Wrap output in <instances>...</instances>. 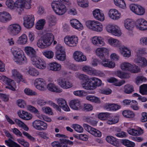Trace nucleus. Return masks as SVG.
<instances>
[{
  "mask_svg": "<svg viewBox=\"0 0 147 147\" xmlns=\"http://www.w3.org/2000/svg\"><path fill=\"white\" fill-rule=\"evenodd\" d=\"M26 71L28 72L30 75L33 77L37 76L39 74L38 70L34 68L28 67L26 69Z\"/></svg>",
  "mask_w": 147,
  "mask_h": 147,
  "instance_id": "nucleus-34",
  "label": "nucleus"
},
{
  "mask_svg": "<svg viewBox=\"0 0 147 147\" xmlns=\"http://www.w3.org/2000/svg\"><path fill=\"white\" fill-rule=\"evenodd\" d=\"M42 38L47 47L51 45L54 40V35L51 33L46 34Z\"/></svg>",
  "mask_w": 147,
  "mask_h": 147,
  "instance_id": "nucleus-16",
  "label": "nucleus"
},
{
  "mask_svg": "<svg viewBox=\"0 0 147 147\" xmlns=\"http://www.w3.org/2000/svg\"><path fill=\"white\" fill-rule=\"evenodd\" d=\"M91 80L93 82V84L95 85L96 88L97 86H100L102 83L101 80L98 78L92 77L91 78Z\"/></svg>",
  "mask_w": 147,
  "mask_h": 147,
  "instance_id": "nucleus-57",
  "label": "nucleus"
},
{
  "mask_svg": "<svg viewBox=\"0 0 147 147\" xmlns=\"http://www.w3.org/2000/svg\"><path fill=\"white\" fill-rule=\"evenodd\" d=\"M102 61L100 64L102 66L108 67L110 68H113L115 66V63L112 61H111L106 57L101 59Z\"/></svg>",
  "mask_w": 147,
  "mask_h": 147,
  "instance_id": "nucleus-18",
  "label": "nucleus"
},
{
  "mask_svg": "<svg viewBox=\"0 0 147 147\" xmlns=\"http://www.w3.org/2000/svg\"><path fill=\"white\" fill-rule=\"evenodd\" d=\"M134 61L137 63V65L142 67H145L147 65V60L144 57L138 56V55L135 58Z\"/></svg>",
  "mask_w": 147,
  "mask_h": 147,
  "instance_id": "nucleus-22",
  "label": "nucleus"
},
{
  "mask_svg": "<svg viewBox=\"0 0 147 147\" xmlns=\"http://www.w3.org/2000/svg\"><path fill=\"white\" fill-rule=\"evenodd\" d=\"M108 15L111 19L117 20L121 17V14L118 10L115 9H112L109 10L108 12Z\"/></svg>",
  "mask_w": 147,
  "mask_h": 147,
  "instance_id": "nucleus-17",
  "label": "nucleus"
},
{
  "mask_svg": "<svg viewBox=\"0 0 147 147\" xmlns=\"http://www.w3.org/2000/svg\"><path fill=\"white\" fill-rule=\"evenodd\" d=\"M78 38L75 35L66 36L64 38L65 43L70 47L76 46L78 42Z\"/></svg>",
  "mask_w": 147,
  "mask_h": 147,
  "instance_id": "nucleus-6",
  "label": "nucleus"
},
{
  "mask_svg": "<svg viewBox=\"0 0 147 147\" xmlns=\"http://www.w3.org/2000/svg\"><path fill=\"white\" fill-rule=\"evenodd\" d=\"M137 28L140 30H145L147 29V22L143 18L138 19L136 22Z\"/></svg>",
  "mask_w": 147,
  "mask_h": 147,
  "instance_id": "nucleus-13",
  "label": "nucleus"
},
{
  "mask_svg": "<svg viewBox=\"0 0 147 147\" xmlns=\"http://www.w3.org/2000/svg\"><path fill=\"white\" fill-rule=\"evenodd\" d=\"M72 127L76 131L79 133L82 132L84 131L83 128L81 126L77 124L72 125Z\"/></svg>",
  "mask_w": 147,
  "mask_h": 147,
  "instance_id": "nucleus-62",
  "label": "nucleus"
},
{
  "mask_svg": "<svg viewBox=\"0 0 147 147\" xmlns=\"http://www.w3.org/2000/svg\"><path fill=\"white\" fill-rule=\"evenodd\" d=\"M11 17L10 14L7 12L3 11L0 12V21L5 22L10 21Z\"/></svg>",
  "mask_w": 147,
  "mask_h": 147,
  "instance_id": "nucleus-23",
  "label": "nucleus"
},
{
  "mask_svg": "<svg viewBox=\"0 0 147 147\" xmlns=\"http://www.w3.org/2000/svg\"><path fill=\"white\" fill-rule=\"evenodd\" d=\"M115 74L117 76L121 79L127 78L129 77V74L122 72L120 70H118L116 71Z\"/></svg>",
  "mask_w": 147,
  "mask_h": 147,
  "instance_id": "nucleus-44",
  "label": "nucleus"
},
{
  "mask_svg": "<svg viewBox=\"0 0 147 147\" xmlns=\"http://www.w3.org/2000/svg\"><path fill=\"white\" fill-rule=\"evenodd\" d=\"M77 3L79 6L83 8H86L89 6V2L88 0H78Z\"/></svg>",
  "mask_w": 147,
  "mask_h": 147,
  "instance_id": "nucleus-48",
  "label": "nucleus"
},
{
  "mask_svg": "<svg viewBox=\"0 0 147 147\" xmlns=\"http://www.w3.org/2000/svg\"><path fill=\"white\" fill-rule=\"evenodd\" d=\"M33 127L37 130L42 131L46 129L47 127V124L40 120H36L32 123Z\"/></svg>",
  "mask_w": 147,
  "mask_h": 147,
  "instance_id": "nucleus-10",
  "label": "nucleus"
},
{
  "mask_svg": "<svg viewBox=\"0 0 147 147\" xmlns=\"http://www.w3.org/2000/svg\"><path fill=\"white\" fill-rule=\"evenodd\" d=\"M107 30L112 34L119 36L121 35L122 32L120 28L115 25H109L106 27Z\"/></svg>",
  "mask_w": 147,
  "mask_h": 147,
  "instance_id": "nucleus-5",
  "label": "nucleus"
},
{
  "mask_svg": "<svg viewBox=\"0 0 147 147\" xmlns=\"http://www.w3.org/2000/svg\"><path fill=\"white\" fill-rule=\"evenodd\" d=\"M92 42L94 45L97 46H101L105 44L103 39L100 36H94L92 39Z\"/></svg>",
  "mask_w": 147,
  "mask_h": 147,
  "instance_id": "nucleus-21",
  "label": "nucleus"
},
{
  "mask_svg": "<svg viewBox=\"0 0 147 147\" xmlns=\"http://www.w3.org/2000/svg\"><path fill=\"white\" fill-rule=\"evenodd\" d=\"M96 55L101 59L106 57L109 53V50L106 48L101 47L97 48L96 51Z\"/></svg>",
  "mask_w": 147,
  "mask_h": 147,
  "instance_id": "nucleus-14",
  "label": "nucleus"
},
{
  "mask_svg": "<svg viewBox=\"0 0 147 147\" xmlns=\"http://www.w3.org/2000/svg\"><path fill=\"white\" fill-rule=\"evenodd\" d=\"M115 5L119 7L124 9L126 7V4L124 0H114Z\"/></svg>",
  "mask_w": 147,
  "mask_h": 147,
  "instance_id": "nucleus-49",
  "label": "nucleus"
},
{
  "mask_svg": "<svg viewBox=\"0 0 147 147\" xmlns=\"http://www.w3.org/2000/svg\"><path fill=\"white\" fill-rule=\"evenodd\" d=\"M122 114L125 117L128 118H133L135 116V114L133 112L128 110L124 111L122 112Z\"/></svg>",
  "mask_w": 147,
  "mask_h": 147,
  "instance_id": "nucleus-53",
  "label": "nucleus"
},
{
  "mask_svg": "<svg viewBox=\"0 0 147 147\" xmlns=\"http://www.w3.org/2000/svg\"><path fill=\"white\" fill-rule=\"evenodd\" d=\"M105 108L108 110L116 111L120 109L121 107L119 105L115 104L108 103L106 104Z\"/></svg>",
  "mask_w": 147,
  "mask_h": 147,
  "instance_id": "nucleus-36",
  "label": "nucleus"
},
{
  "mask_svg": "<svg viewBox=\"0 0 147 147\" xmlns=\"http://www.w3.org/2000/svg\"><path fill=\"white\" fill-rule=\"evenodd\" d=\"M47 21L48 23L49 26H52L55 25L56 23V17L53 15H51L47 18Z\"/></svg>",
  "mask_w": 147,
  "mask_h": 147,
  "instance_id": "nucleus-40",
  "label": "nucleus"
},
{
  "mask_svg": "<svg viewBox=\"0 0 147 147\" xmlns=\"http://www.w3.org/2000/svg\"><path fill=\"white\" fill-rule=\"evenodd\" d=\"M70 23L72 27L79 30H82L83 28L82 24L78 20L76 19L71 20L70 21Z\"/></svg>",
  "mask_w": 147,
  "mask_h": 147,
  "instance_id": "nucleus-27",
  "label": "nucleus"
},
{
  "mask_svg": "<svg viewBox=\"0 0 147 147\" xmlns=\"http://www.w3.org/2000/svg\"><path fill=\"white\" fill-rule=\"evenodd\" d=\"M12 76L15 78H18L20 81L23 82L24 80L22 76L16 70L13 69L12 70Z\"/></svg>",
  "mask_w": 147,
  "mask_h": 147,
  "instance_id": "nucleus-47",
  "label": "nucleus"
},
{
  "mask_svg": "<svg viewBox=\"0 0 147 147\" xmlns=\"http://www.w3.org/2000/svg\"><path fill=\"white\" fill-rule=\"evenodd\" d=\"M121 143L125 146L127 147H134L135 146L134 142L127 139L122 140Z\"/></svg>",
  "mask_w": 147,
  "mask_h": 147,
  "instance_id": "nucleus-52",
  "label": "nucleus"
},
{
  "mask_svg": "<svg viewBox=\"0 0 147 147\" xmlns=\"http://www.w3.org/2000/svg\"><path fill=\"white\" fill-rule=\"evenodd\" d=\"M56 54L65 53V49L61 45H57L56 47Z\"/></svg>",
  "mask_w": 147,
  "mask_h": 147,
  "instance_id": "nucleus-60",
  "label": "nucleus"
},
{
  "mask_svg": "<svg viewBox=\"0 0 147 147\" xmlns=\"http://www.w3.org/2000/svg\"><path fill=\"white\" fill-rule=\"evenodd\" d=\"M18 115L19 117L24 120H28L32 118V115L27 112L23 110H19L18 111Z\"/></svg>",
  "mask_w": 147,
  "mask_h": 147,
  "instance_id": "nucleus-19",
  "label": "nucleus"
},
{
  "mask_svg": "<svg viewBox=\"0 0 147 147\" xmlns=\"http://www.w3.org/2000/svg\"><path fill=\"white\" fill-rule=\"evenodd\" d=\"M47 88L49 91L52 92L60 93L62 92V89L53 83H50L48 84Z\"/></svg>",
  "mask_w": 147,
  "mask_h": 147,
  "instance_id": "nucleus-29",
  "label": "nucleus"
},
{
  "mask_svg": "<svg viewBox=\"0 0 147 147\" xmlns=\"http://www.w3.org/2000/svg\"><path fill=\"white\" fill-rule=\"evenodd\" d=\"M87 100L92 102L99 103L100 102V99L92 95H88L86 97Z\"/></svg>",
  "mask_w": 147,
  "mask_h": 147,
  "instance_id": "nucleus-50",
  "label": "nucleus"
},
{
  "mask_svg": "<svg viewBox=\"0 0 147 147\" xmlns=\"http://www.w3.org/2000/svg\"><path fill=\"white\" fill-rule=\"evenodd\" d=\"M132 65L129 63L125 62L121 63L120 66L121 69L124 71H129L131 70V67Z\"/></svg>",
  "mask_w": 147,
  "mask_h": 147,
  "instance_id": "nucleus-37",
  "label": "nucleus"
},
{
  "mask_svg": "<svg viewBox=\"0 0 147 147\" xmlns=\"http://www.w3.org/2000/svg\"><path fill=\"white\" fill-rule=\"evenodd\" d=\"M92 13L94 18L101 21H103L105 19L103 13L99 9H96L94 10Z\"/></svg>",
  "mask_w": 147,
  "mask_h": 147,
  "instance_id": "nucleus-20",
  "label": "nucleus"
},
{
  "mask_svg": "<svg viewBox=\"0 0 147 147\" xmlns=\"http://www.w3.org/2000/svg\"><path fill=\"white\" fill-rule=\"evenodd\" d=\"M128 132L130 134L134 136H139L143 133V130L141 128L137 129L130 128L128 130Z\"/></svg>",
  "mask_w": 147,
  "mask_h": 147,
  "instance_id": "nucleus-30",
  "label": "nucleus"
},
{
  "mask_svg": "<svg viewBox=\"0 0 147 147\" xmlns=\"http://www.w3.org/2000/svg\"><path fill=\"white\" fill-rule=\"evenodd\" d=\"M83 126L87 131L93 136L98 137H100L101 136L102 133L98 130L85 123L83 124Z\"/></svg>",
  "mask_w": 147,
  "mask_h": 147,
  "instance_id": "nucleus-7",
  "label": "nucleus"
},
{
  "mask_svg": "<svg viewBox=\"0 0 147 147\" xmlns=\"http://www.w3.org/2000/svg\"><path fill=\"white\" fill-rule=\"evenodd\" d=\"M27 40L26 35L25 34H22L18 38V42L20 45L25 44Z\"/></svg>",
  "mask_w": 147,
  "mask_h": 147,
  "instance_id": "nucleus-56",
  "label": "nucleus"
},
{
  "mask_svg": "<svg viewBox=\"0 0 147 147\" xmlns=\"http://www.w3.org/2000/svg\"><path fill=\"white\" fill-rule=\"evenodd\" d=\"M75 76L76 78H78L80 80L83 82H88L90 79L89 77L86 75L83 74H79L78 73L75 74Z\"/></svg>",
  "mask_w": 147,
  "mask_h": 147,
  "instance_id": "nucleus-41",
  "label": "nucleus"
},
{
  "mask_svg": "<svg viewBox=\"0 0 147 147\" xmlns=\"http://www.w3.org/2000/svg\"><path fill=\"white\" fill-rule=\"evenodd\" d=\"M69 105L71 109L78 110L80 109L81 106L80 101L78 100H73L69 102Z\"/></svg>",
  "mask_w": 147,
  "mask_h": 147,
  "instance_id": "nucleus-28",
  "label": "nucleus"
},
{
  "mask_svg": "<svg viewBox=\"0 0 147 147\" xmlns=\"http://www.w3.org/2000/svg\"><path fill=\"white\" fill-rule=\"evenodd\" d=\"M57 103L59 106L64 111H68L70 110L65 99L62 98H59L57 100Z\"/></svg>",
  "mask_w": 147,
  "mask_h": 147,
  "instance_id": "nucleus-24",
  "label": "nucleus"
},
{
  "mask_svg": "<svg viewBox=\"0 0 147 147\" xmlns=\"http://www.w3.org/2000/svg\"><path fill=\"white\" fill-rule=\"evenodd\" d=\"M34 17L33 15H25L23 17V25L27 29L31 28L34 25Z\"/></svg>",
  "mask_w": 147,
  "mask_h": 147,
  "instance_id": "nucleus-4",
  "label": "nucleus"
},
{
  "mask_svg": "<svg viewBox=\"0 0 147 147\" xmlns=\"http://www.w3.org/2000/svg\"><path fill=\"white\" fill-rule=\"evenodd\" d=\"M5 144L9 147H21L20 145L10 139L5 140Z\"/></svg>",
  "mask_w": 147,
  "mask_h": 147,
  "instance_id": "nucleus-43",
  "label": "nucleus"
},
{
  "mask_svg": "<svg viewBox=\"0 0 147 147\" xmlns=\"http://www.w3.org/2000/svg\"><path fill=\"white\" fill-rule=\"evenodd\" d=\"M140 92L142 95L147 94V84H143L140 87Z\"/></svg>",
  "mask_w": 147,
  "mask_h": 147,
  "instance_id": "nucleus-59",
  "label": "nucleus"
},
{
  "mask_svg": "<svg viewBox=\"0 0 147 147\" xmlns=\"http://www.w3.org/2000/svg\"><path fill=\"white\" fill-rule=\"evenodd\" d=\"M40 59L39 57L37 56L36 54L30 57L32 63L34 66L37 63Z\"/></svg>",
  "mask_w": 147,
  "mask_h": 147,
  "instance_id": "nucleus-61",
  "label": "nucleus"
},
{
  "mask_svg": "<svg viewBox=\"0 0 147 147\" xmlns=\"http://www.w3.org/2000/svg\"><path fill=\"white\" fill-rule=\"evenodd\" d=\"M124 26L125 28L129 30H132L134 27V22L131 20L127 19L124 21Z\"/></svg>",
  "mask_w": 147,
  "mask_h": 147,
  "instance_id": "nucleus-38",
  "label": "nucleus"
},
{
  "mask_svg": "<svg viewBox=\"0 0 147 147\" xmlns=\"http://www.w3.org/2000/svg\"><path fill=\"white\" fill-rule=\"evenodd\" d=\"M145 12V9L144 8L140 5H138L136 14L139 15H142L144 14Z\"/></svg>",
  "mask_w": 147,
  "mask_h": 147,
  "instance_id": "nucleus-63",
  "label": "nucleus"
},
{
  "mask_svg": "<svg viewBox=\"0 0 147 147\" xmlns=\"http://www.w3.org/2000/svg\"><path fill=\"white\" fill-rule=\"evenodd\" d=\"M73 57L74 60L79 62L85 61L87 59L86 57L83 53L80 51H75L73 54Z\"/></svg>",
  "mask_w": 147,
  "mask_h": 147,
  "instance_id": "nucleus-15",
  "label": "nucleus"
},
{
  "mask_svg": "<svg viewBox=\"0 0 147 147\" xmlns=\"http://www.w3.org/2000/svg\"><path fill=\"white\" fill-rule=\"evenodd\" d=\"M31 0H17L16 1L17 8L29 9L31 8Z\"/></svg>",
  "mask_w": 147,
  "mask_h": 147,
  "instance_id": "nucleus-9",
  "label": "nucleus"
},
{
  "mask_svg": "<svg viewBox=\"0 0 147 147\" xmlns=\"http://www.w3.org/2000/svg\"><path fill=\"white\" fill-rule=\"evenodd\" d=\"M82 85L84 89L88 90H93L96 88L95 85L93 84V82L91 80V78L88 82L83 83Z\"/></svg>",
  "mask_w": 147,
  "mask_h": 147,
  "instance_id": "nucleus-25",
  "label": "nucleus"
},
{
  "mask_svg": "<svg viewBox=\"0 0 147 147\" xmlns=\"http://www.w3.org/2000/svg\"><path fill=\"white\" fill-rule=\"evenodd\" d=\"M11 52L14 56V61L20 64L24 63L27 61L22 50L18 47L14 46L11 49Z\"/></svg>",
  "mask_w": 147,
  "mask_h": 147,
  "instance_id": "nucleus-1",
  "label": "nucleus"
},
{
  "mask_svg": "<svg viewBox=\"0 0 147 147\" xmlns=\"http://www.w3.org/2000/svg\"><path fill=\"white\" fill-rule=\"evenodd\" d=\"M134 91V87L132 85H126L124 86V92L127 94L131 93Z\"/></svg>",
  "mask_w": 147,
  "mask_h": 147,
  "instance_id": "nucleus-55",
  "label": "nucleus"
},
{
  "mask_svg": "<svg viewBox=\"0 0 147 147\" xmlns=\"http://www.w3.org/2000/svg\"><path fill=\"white\" fill-rule=\"evenodd\" d=\"M106 140L108 142L114 146H117L118 145V142L116 139L112 136H107L106 138Z\"/></svg>",
  "mask_w": 147,
  "mask_h": 147,
  "instance_id": "nucleus-35",
  "label": "nucleus"
},
{
  "mask_svg": "<svg viewBox=\"0 0 147 147\" xmlns=\"http://www.w3.org/2000/svg\"><path fill=\"white\" fill-rule=\"evenodd\" d=\"M7 30L10 35L15 36L20 32L22 30V27L19 24L14 23L9 25L7 28Z\"/></svg>",
  "mask_w": 147,
  "mask_h": 147,
  "instance_id": "nucleus-3",
  "label": "nucleus"
},
{
  "mask_svg": "<svg viewBox=\"0 0 147 147\" xmlns=\"http://www.w3.org/2000/svg\"><path fill=\"white\" fill-rule=\"evenodd\" d=\"M120 52L123 57H129L131 55V51L128 48L124 47L120 50Z\"/></svg>",
  "mask_w": 147,
  "mask_h": 147,
  "instance_id": "nucleus-42",
  "label": "nucleus"
},
{
  "mask_svg": "<svg viewBox=\"0 0 147 147\" xmlns=\"http://www.w3.org/2000/svg\"><path fill=\"white\" fill-rule=\"evenodd\" d=\"M34 85L36 88L40 90H44L45 89L46 82L42 78L36 79L35 80Z\"/></svg>",
  "mask_w": 147,
  "mask_h": 147,
  "instance_id": "nucleus-12",
  "label": "nucleus"
},
{
  "mask_svg": "<svg viewBox=\"0 0 147 147\" xmlns=\"http://www.w3.org/2000/svg\"><path fill=\"white\" fill-rule=\"evenodd\" d=\"M49 68L50 70L54 71H59L61 69V66L56 62L51 63L49 64Z\"/></svg>",
  "mask_w": 147,
  "mask_h": 147,
  "instance_id": "nucleus-39",
  "label": "nucleus"
},
{
  "mask_svg": "<svg viewBox=\"0 0 147 147\" xmlns=\"http://www.w3.org/2000/svg\"><path fill=\"white\" fill-rule=\"evenodd\" d=\"M24 51L26 54L30 57L36 55V53L35 50L31 47H25Z\"/></svg>",
  "mask_w": 147,
  "mask_h": 147,
  "instance_id": "nucleus-33",
  "label": "nucleus"
},
{
  "mask_svg": "<svg viewBox=\"0 0 147 147\" xmlns=\"http://www.w3.org/2000/svg\"><path fill=\"white\" fill-rule=\"evenodd\" d=\"M107 81L108 82L114 83L115 85L118 86H121L124 84L125 82V80H122L120 81H119L117 79L113 77L108 79Z\"/></svg>",
  "mask_w": 147,
  "mask_h": 147,
  "instance_id": "nucleus-31",
  "label": "nucleus"
},
{
  "mask_svg": "<svg viewBox=\"0 0 147 147\" xmlns=\"http://www.w3.org/2000/svg\"><path fill=\"white\" fill-rule=\"evenodd\" d=\"M58 84L61 88L65 89L70 88L72 86V83L67 79L59 78L57 80Z\"/></svg>",
  "mask_w": 147,
  "mask_h": 147,
  "instance_id": "nucleus-8",
  "label": "nucleus"
},
{
  "mask_svg": "<svg viewBox=\"0 0 147 147\" xmlns=\"http://www.w3.org/2000/svg\"><path fill=\"white\" fill-rule=\"evenodd\" d=\"M108 42L110 45L114 47L120 48L121 46V42L119 40L113 38L108 39Z\"/></svg>",
  "mask_w": 147,
  "mask_h": 147,
  "instance_id": "nucleus-26",
  "label": "nucleus"
},
{
  "mask_svg": "<svg viewBox=\"0 0 147 147\" xmlns=\"http://www.w3.org/2000/svg\"><path fill=\"white\" fill-rule=\"evenodd\" d=\"M82 70L84 71L90 75H95L96 74V70L89 66H84L82 68Z\"/></svg>",
  "mask_w": 147,
  "mask_h": 147,
  "instance_id": "nucleus-32",
  "label": "nucleus"
},
{
  "mask_svg": "<svg viewBox=\"0 0 147 147\" xmlns=\"http://www.w3.org/2000/svg\"><path fill=\"white\" fill-rule=\"evenodd\" d=\"M86 25L89 29L97 32L102 30L103 26L99 22L95 20H89L86 22Z\"/></svg>",
  "mask_w": 147,
  "mask_h": 147,
  "instance_id": "nucleus-2",
  "label": "nucleus"
},
{
  "mask_svg": "<svg viewBox=\"0 0 147 147\" xmlns=\"http://www.w3.org/2000/svg\"><path fill=\"white\" fill-rule=\"evenodd\" d=\"M5 3L7 7L11 9H13L15 7H17L16 1L14 2L13 0H7Z\"/></svg>",
  "mask_w": 147,
  "mask_h": 147,
  "instance_id": "nucleus-51",
  "label": "nucleus"
},
{
  "mask_svg": "<svg viewBox=\"0 0 147 147\" xmlns=\"http://www.w3.org/2000/svg\"><path fill=\"white\" fill-rule=\"evenodd\" d=\"M42 54L49 59H52L54 56V53L51 51H46L42 52Z\"/></svg>",
  "mask_w": 147,
  "mask_h": 147,
  "instance_id": "nucleus-58",
  "label": "nucleus"
},
{
  "mask_svg": "<svg viewBox=\"0 0 147 147\" xmlns=\"http://www.w3.org/2000/svg\"><path fill=\"white\" fill-rule=\"evenodd\" d=\"M37 45L39 48L41 49L45 48L47 47L42 37L38 40L37 42Z\"/></svg>",
  "mask_w": 147,
  "mask_h": 147,
  "instance_id": "nucleus-54",
  "label": "nucleus"
},
{
  "mask_svg": "<svg viewBox=\"0 0 147 147\" xmlns=\"http://www.w3.org/2000/svg\"><path fill=\"white\" fill-rule=\"evenodd\" d=\"M1 77V79H3L4 83L8 85V86L6 87L7 88L13 91L15 90L16 85L13 80L9 78L4 76H3Z\"/></svg>",
  "mask_w": 147,
  "mask_h": 147,
  "instance_id": "nucleus-11",
  "label": "nucleus"
},
{
  "mask_svg": "<svg viewBox=\"0 0 147 147\" xmlns=\"http://www.w3.org/2000/svg\"><path fill=\"white\" fill-rule=\"evenodd\" d=\"M53 147H67L64 143H61L58 141H54L51 144Z\"/></svg>",
  "mask_w": 147,
  "mask_h": 147,
  "instance_id": "nucleus-64",
  "label": "nucleus"
},
{
  "mask_svg": "<svg viewBox=\"0 0 147 147\" xmlns=\"http://www.w3.org/2000/svg\"><path fill=\"white\" fill-rule=\"evenodd\" d=\"M35 67L39 69H44L46 67V64L43 59H40Z\"/></svg>",
  "mask_w": 147,
  "mask_h": 147,
  "instance_id": "nucleus-45",
  "label": "nucleus"
},
{
  "mask_svg": "<svg viewBox=\"0 0 147 147\" xmlns=\"http://www.w3.org/2000/svg\"><path fill=\"white\" fill-rule=\"evenodd\" d=\"M45 20L44 19L39 20L36 24V28L38 30H41L43 28L45 23Z\"/></svg>",
  "mask_w": 147,
  "mask_h": 147,
  "instance_id": "nucleus-46",
  "label": "nucleus"
}]
</instances>
